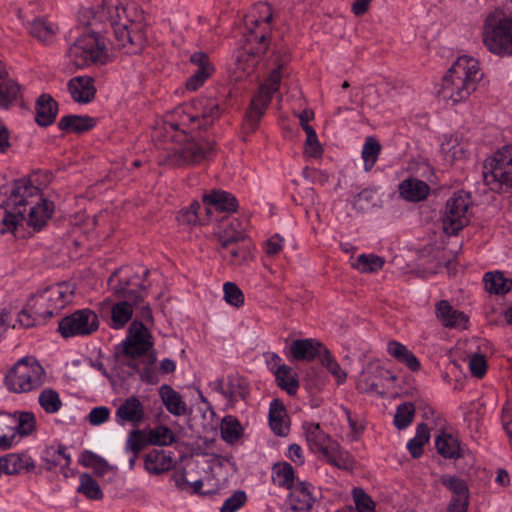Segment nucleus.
<instances>
[{"mask_svg": "<svg viewBox=\"0 0 512 512\" xmlns=\"http://www.w3.org/2000/svg\"><path fill=\"white\" fill-rule=\"evenodd\" d=\"M272 8L268 3L256 4L245 17L247 33L245 43L238 52L235 79L242 80L251 76L259 59L268 49L267 35L271 32Z\"/></svg>", "mask_w": 512, "mask_h": 512, "instance_id": "obj_1", "label": "nucleus"}, {"mask_svg": "<svg viewBox=\"0 0 512 512\" xmlns=\"http://www.w3.org/2000/svg\"><path fill=\"white\" fill-rule=\"evenodd\" d=\"M84 15H92L89 22L91 27L98 24L109 25L113 29L118 49H124L127 54H137L142 51L146 39L139 23L132 22L127 15L126 0H102L94 10H87Z\"/></svg>", "mask_w": 512, "mask_h": 512, "instance_id": "obj_2", "label": "nucleus"}, {"mask_svg": "<svg viewBox=\"0 0 512 512\" xmlns=\"http://www.w3.org/2000/svg\"><path fill=\"white\" fill-rule=\"evenodd\" d=\"M482 78L479 62L468 56L459 57L444 76L438 96L455 105L467 100Z\"/></svg>", "mask_w": 512, "mask_h": 512, "instance_id": "obj_3", "label": "nucleus"}, {"mask_svg": "<svg viewBox=\"0 0 512 512\" xmlns=\"http://www.w3.org/2000/svg\"><path fill=\"white\" fill-rule=\"evenodd\" d=\"M6 196L4 201L5 214L2 219L4 228L1 232H13L24 222L26 206L33 204L40 195V189L29 178H21L2 188Z\"/></svg>", "mask_w": 512, "mask_h": 512, "instance_id": "obj_4", "label": "nucleus"}, {"mask_svg": "<svg viewBox=\"0 0 512 512\" xmlns=\"http://www.w3.org/2000/svg\"><path fill=\"white\" fill-rule=\"evenodd\" d=\"M483 43L493 54L512 56V17L501 10L490 12L484 21Z\"/></svg>", "mask_w": 512, "mask_h": 512, "instance_id": "obj_5", "label": "nucleus"}, {"mask_svg": "<svg viewBox=\"0 0 512 512\" xmlns=\"http://www.w3.org/2000/svg\"><path fill=\"white\" fill-rule=\"evenodd\" d=\"M46 379L42 365L33 357L18 360L5 377L8 390L14 393H28L39 389Z\"/></svg>", "mask_w": 512, "mask_h": 512, "instance_id": "obj_6", "label": "nucleus"}, {"mask_svg": "<svg viewBox=\"0 0 512 512\" xmlns=\"http://www.w3.org/2000/svg\"><path fill=\"white\" fill-rule=\"evenodd\" d=\"M67 55L77 68L103 65L108 61V52L100 32L84 33L69 47Z\"/></svg>", "mask_w": 512, "mask_h": 512, "instance_id": "obj_7", "label": "nucleus"}, {"mask_svg": "<svg viewBox=\"0 0 512 512\" xmlns=\"http://www.w3.org/2000/svg\"><path fill=\"white\" fill-rule=\"evenodd\" d=\"M73 291L70 285L59 283L49 286L32 295L28 301V307L33 313L47 320L58 314L69 302L72 301Z\"/></svg>", "mask_w": 512, "mask_h": 512, "instance_id": "obj_8", "label": "nucleus"}, {"mask_svg": "<svg viewBox=\"0 0 512 512\" xmlns=\"http://www.w3.org/2000/svg\"><path fill=\"white\" fill-rule=\"evenodd\" d=\"M281 77V66H279L271 71L265 83L260 86L259 92L252 99L244 118L243 129L246 133H253L257 129L260 119L270 104L272 95L279 89Z\"/></svg>", "mask_w": 512, "mask_h": 512, "instance_id": "obj_9", "label": "nucleus"}, {"mask_svg": "<svg viewBox=\"0 0 512 512\" xmlns=\"http://www.w3.org/2000/svg\"><path fill=\"white\" fill-rule=\"evenodd\" d=\"M484 183L492 190L499 191L502 186L512 187V145L498 150L483 165Z\"/></svg>", "mask_w": 512, "mask_h": 512, "instance_id": "obj_10", "label": "nucleus"}, {"mask_svg": "<svg viewBox=\"0 0 512 512\" xmlns=\"http://www.w3.org/2000/svg\"><path fill=\"white\" fill-rule=\"evenodd\" d=\"M175 115L179 118V122L169 123V126L175 130L195 122H199L198 127L202 128L212 124L220 116V107L215 99L200 97L186 108H177Z\"/></svg>", "mask_w": 512, "mask_h": 512, "instance_id": "obj_11", "label": "nucleus"}, {"mask_svg": "<svg viewBox=\"0 0 512 512\" xmlns=\"http://www.w3.org/2000/svg\"><path fill=\"white\" fill-rule=\"evenodd\" d=\"M470 195L464 191L454 193L447 201L442 217L443 230L455 235L469 222Z\"/></svg>", "mask_w": 512, "mask_h": 512, "instance_id": "obj_12", "label": "nucleus"}, {"mask_svg": "<svg viewBox=\"0 0 512 512\" xmlns=\"http://www.w3.org/2000/svg\"><path fill=\"white\" fill-rule=\"evenodd\" d=\"M99 327L98 316L90 309L77 310L62 318L58 330L65 338L76 335H89Z\"/></svg>", "mask_w": 512, "mask_h": 512, "instance_id": "obj_13", "label": "nucleus"}, {"mask_svg": "<svg viewBox=\"0 0 512 512\" xmlns=\"http://www.w3.org/2000/svg\"><path fill=\"white\" fill-rule=\"evenodd\" d=\"M139 276L137 273H129L128 270L121 269L115 271L108 280V285L111 290L118 296L132 300L134 304H141L143 302V295L132 287H139L141 291L145 287L135 281Z\"/></svg>", "mask_w": 512, "mask_h": 512, "instance_id": "obj_14", "label": "nucleus"}, {"mask_svg": "<svg viewBox=\"0 0 512 512\" xmlns=\"http://www.w3.org/2000/svg\"><path fill=\"white\" fill-rule=\"evenodd\" d=\"M151 334L140 321H133L129 334L122 343V353L128 357H138L152 348Z\"/></svg>", "mask_w": 512, "mask_h": 512, "instance_id": "obj_15", "label": "nucleus"}, {"mask_svg": "<svg viewBox=\"0 0 512 512\" xmlns=\"http://www.w3.org/2000/svg\"><path fill=\"white\" fill-rule=\"evenodd\" d=\"M388 379L394 380L395 376L378 362H369L358 378L357 389L362 393H380L379 388L384 387V382Z\"/></svg>", "mask_w": 512, "mask_h": 512, "instance_id": "obj_16", "label": "nucleus"}, {"mask_svg": "<svg viewBox=\"0 0 512 512\" xmlns=\"http://www.w3.org/2000/svg\"><path fill=\"white\" fill-rule=\"evenodd\" d=\"M313 452L318 454L319 457L325 460L328 464L338 469L350 470L353 468V457L332 438L327 440L325 444H321V446L316 448Z\"/></svg>", "mask_w": 512, "mask_h": 512, "instance_id": "obj_17", "label": "nucleus"}, {"mask_svg": "<svg viewBox=\"0 0 512 512\" xmlns=\"http://www.w3.org/2000/svg\"><path fill=\"white\" fill-rule=\"evenodd\" d=\"M221 258L231 266H243L252 259V247L248 238L219 245Z\"/></svg>", "mask_w": 512, "mask_h": 512, "instance_id": "obj_18", "label": "nucleus"}, {"mask_svg": "<svg viewBox=\"0 0 512 512\" xmlns=\"http://www.w3.org/2000/svg\"><path fill=\"white\" fill-rule=\"evenodd\" d=\"M215 235L218 238L219 245L241 241L247 238L243 222L230 214L218 220Z\"/></svg>", "mask_w": 512, "mask_h": 512, "instance_id": "obj_19", "label": "nucleus"}, {"mask_svg": "<svg viewBox=\"0 0 512 512\" xmlns=\"http://www.w3.org/2000/svg\"><path fill=\"white\" fill-rule=\"evenodd\" d=\"M212 150V145L203 141L188 140L182 147L175 150V164L189 165L198 164L206 158L207 153Z\"/></svg>", "mask_w": 512, "mask_h": 512, "instance_id": "obj_20", "label": "nucleus"}, {"mask_svg": "<svg viewBox=\"0 0 512 512\" xmlns=\"http://www.w3.org/2000/svg\"><path fill=\"white\" fill-rule=\"evenodd\" d=\"M145 418V408L140 399L135 396H129L125 400H123L116 412H115V421L119 425H124L125 423H131L137 425L141 423Z\"/></svg>", "mask_w": 512, "mask_h": 512, "instance_id": "obj_21", "label": "nucleus"}, {"mask_svg": "<svg viewBox=\"0 0 512 512\" xmlns=\"http://www.w3.org/2000/svg\"><path fill=\"white\" fill-rule=\"evenodd\" d=\"M315 503V489L310 483L300 482L291 489L289 512H312Z\"/></svg>", "mask_w": 512, "mask_h": 512, "instance_id": "obj_22", "label": "nucleus"}, {"mask_svg": "<svg viewBox=\"0 0 512 512\" xmlns=\"http://www.w3.org/2000/svg\"><path fill=\"white\" fill-rule=\"evenodd\" d=\"M190 60L197 66V70L186 81V87L188 90L195 91L212 75L214 68L204 52L193 53Z\"/></svg>", "mask_w": 512, "mask_h": 512, "instance_id": "obj_23", "label": "nucleus"}, {"mask_svg": "<svg viewBox=\"0 0 512 512\" xmlns=\"http://www.w3.org/2000/svg\"><path fill=\"white\" fill-rule=\"evenodd\" d=\"M327 350L319 341L308 339L294 340L290 346V353L297 361H311L316 357H321Z\"/></svg>", "mask_w": 512, "mask_h": 512, "instance_id": "obj_24", "label": "nucleus"}, {"mask_svg": "<svg viewBox=\"0 0 512 512\" xmlns=\"http://www.w3.org/2000/svg\"><path fill=\"white\" fill-rule=\"evenodd\" d=\"M35 200V204L30 208L28 216L25 217L27 225L32 227L34 231H40L51 218L54 211L52 202L43 199L41 195Z\"/></svg>", "mask_w": 512, "mask_h": 512, "instance_id": "obj_25", "label": "nucleus"}, {"mask_svg": "<svg viewBox=\"0 0 512 512\" xmlns=\"http://www.w3.org/2000/svg\"><path fill=\"white\" fill-rule=\"evenodd\" d=\"M93 78L89 76H76L68 82V91L77 103H89L95 97L96 88Z\"/></svg>", "mask_w": 512, "mask_h": 512, "instance_id": "obj_26", "label": "nucleus"}, {"mask_svg": "<svg viewBox=\"0 0 512 512\" xmlns=\"http://www.w3.org/2000/svg\"><path fill=\"white\" fill-rule=\"evenodd\" d=\"M34 468L33 459L26 453H11L0 457V470L4 474H19L22 471L29 472Z\"/></svg>", "mask_w": 512, "mask_h": 512, "instance_id": "obj_27", "label": "nucleus"}, {"mask_svg": "<svg viewBox=\"0 0 512 512\" xmlns=\"http://www.w3.org/2000/svg\"><path fill=\"white\" fill-rule=\"evenodd\" d=\"M436 316L445 327L450 328H465L468 321L463 312L455 310L446 300L437 303Z\"/></svg>", "mask_w": 512, "mask_h": 512, "instance_id": "obj_28", "label": "nucleus"}, {"mask_svg": "<svg viewBox=\"0 0 512 512\" xmlns=\"http://www.w3.org/2000/svg\"><path fill=\"white\" fill-rule=\"evenodd\" d=\"M205 205L211 208V215L215 212H235L238 202L229 192L217 190L203 197Z\"/></svg>", "mask_w": 512, "mask_h": 512, "instance_id": "obj_29", "label": "nucleus"}, {"mask_svg": "<svg viewBox=\"0 0 512 512\" xmlns=\"http://www.w3.org/2000/svg\"><path fill=\"white\" fill-rule=\"evenodd\" d=\"M269 424L272 431L278 436H286L289 433V417L285 406L278 399L270 403Z\"/></svg>", "mask_w": 512, "mask_h": 512, "instance_id": "obj_30", "label": "nucleus"}, {"mask_svg": "<svg viewBox=\"0 0 512 512\" xmlns=\"http://www.w3.org/2000/svg\"><path fill=\"white\" fill-rule=\"evenodd\" d=\"M35 110L37 124L46 127L54 122L58 105L50 95L42 94L36 102Z\"/></svg>", "mask_w": 512, "mask_h": 512, "instance_id": "obj_31", "label": "nucleus"}, {"mask_svg": "<svg viewBox=\"0 0 512 512\" xmlns=\"http://www.w3.org/2000/svg\"><path fill=\"white\" fill-rule=\"evenodd\" d=\"M399 191L405 200L419 202L428 196L430 187L422 180L409 178L400 183Z\"/></svg>", "mask_w": 512, "mask_h": 512, "instance_id": "obj_32", "label": "nucleus"}, {"mask_svg": "<svg viewBox=\"0 0 512 512\" xmlns=\"http://www.w3.org/2000/svg\"><path fill=\"white\" fill-rule=\"evenodd\" d=\"M211 216V208L198 202L192 203L187 209L182 210L177 219L180 224L195 225L206 224Z\"/></svg>", "mask_w": 512, "mask_h": 512, "instance_id": "obj_33", "label": "nucleus"}, {"mask_svg": "<svg viewBox=\"0 0 512 512\" xmlns=\"http://www.w3.org/2000/svg\"><path fill=\"white\" fill-rule=\"evenodd\" d=\"M140 304H134L132 300H125L115 303L111 307L110 327L114 329L123 328L132 318L133 309L138 308Z\"/></svg>", "mask_w": 512, "mask_h": 512, "instance_id": "obj_34", "label": "nucleus"}, {"mask_svg": "<svg viewBox=\"0 0 512 512\" xmlns=\"http://www.w3.org/2000/svg\"><path fill=\"white\" fill-rule=\"evenodd\" d=\"M159 395L166 409L175 416H182L187 413V405L181 395L171 386L164 384L159 389Z\"/></svg>", "mask_w": 512, "mask_h": 512, "instance_id": "obj_35", "label": "nucleus"}, {"mask_svg": "<svg viewBox=\"0 0 512 512\" xmlns=\"http://www.w3.org/2000/svg\"><path fill=\"white\" fill-rule=\"evenodd\" d=\"M173 466L172 457L164 450L154 449L145 455V469L149 473L161 474Z\"/></svg>", "mask_w": 512, "mask_h": 512, "instance_id": "obj_36", "label": "nucleus"}, {"mask_svg": "<svg viewBox=\"0 0 512 512\" xmlns=\"http://www.w3.org/2000/svg\"><path fill=\"white\" fill-rule=\"evenodd\" d=\"M483 281L490 294L505 295L512 289V279L506 278L501 271L485 273Z\"/></svg>", "mask_w": 512, "mask_h": 512, "instance_id": "obj_37", "label": "nucleus"}, {"mask_svg": "<svg viewBox=\"0 0 512 512\" xmlns=\"http://www.w3.org/2000/svg\"><path fill=\"white\" fill-rule=\"evenodd\" d=\"M388 353L397 361L405 364L411 371L420 369V362L417 357L405 345L398 341L392 340L387 344Z\"/></svg>", "mask_w": 512, "mask_h": 512, "instance_id": "obj_38", "label": "nucleus"}, {"mask_svg": "<svg viewBox=\"0 0 512 512\" xmlns=\"http://www.w3.org/2000/svg\"><path fill=\"white\" fill-rule=\"evenodd\" d=\"M43 461L45 463L44 468L51 471L56 467H60L61 469L68 467L71 462V457L66 453L65 446H51L45 449Z\"/></svg>", "mask_w": 512, "mask_h": 512, "instance_id": "obj_39", "label": "nucleus"}, {"mask_svg": "<svg viewBox=\"0 0 512 512\" xmlns=\"http://www.w3.org/2000/svg\"><path fill=\"white\" fill-rule=\"evenodd\" d=\"M61 130L82 133L92 129L95 121L89 116L66 115L58 123Z\"/></svg>", "mask_w": 512, "mask_h": 512, "instance_id": "obj_40", "label": "nucleus"}, {"mask_svg": "<svg viewBox=\"0 0 512 512\" xmlns=\"http://www.w3.org/2000/svg\"><path fill=\"white\" fill-rule=\"evenodd\" d=\"M249 393L247 383L238 376H229L227 378L224 397L231 405L244 400Z\"/></svg>", "mask_w": 512, "mask_h": 512, "instance_id": "obj_41", "label": "nucleus"}, {"mask_svg": "<svg viewBox=\"0 0 512 512\" xmlns=\"http://www.w3.org/2000/svg\"><path fill=\"white\" fill-rule=\"evenodd\" d=\"M277 385L289 395L296 394L299 388V381L292 373V368L287 365H278L274 370Z\"/></svg>", "mask_w": 512, "mask_h": 512, "instance_id": "obj_42", "label": "nucleus"}, {"mask_svg": "<svg viewBox=\"0 0 512 512\" xmlns=\"http://www.w3.org/2000/svg\"><path fill=\"white\" fill-rule=\"evenodd\" d=\"M437 452L445 458L453 459L461 457L460 445L456 438L447 433H442L435 440Z\"/></svg>", "mask_w": 512, "mask_h": 512, "instance_id": "obj_43", "label": "nucleus"}, {"mask_svg": "<svg viewBox=\"0 0 512 512\" xmlns=\"http://www.w3.org/2000/svg\"><path fill=\"white\" fill-rule=\"evenodd\" d=\"M272 479L274 484L292 489L294 487L293 467L287 462L275 464L272 469Z\"/></svg>", "mask_w": 512, "mask_h": 512, "instance_id": "obj_44", "label": "nucleus"}, {"mask_svg": "<svg viewBox=\"0 0 512 512\" xmlns=\"http://www.w3.org/2000/svg\"><path fill=\"white\" fill-rule=\"evenodd\" d=\"M439 482L451 492V498L470 496L469 487L464 479L454 475L444 474L439 478Z\"/></svg>", "mask_w": 512, "mask_h": 512, "instance_id": "obj_45", "label": "nucleus"}, {"mask_svg": "<svg viewBox=\"0 0 512 512\" xmlns=\"http://www.w3.org/2000/svg\"><path fill=\"white\" fill-rule=\"evenodd\" d=\"M80 463L85 467L93 469L98 476H103L113 470V467L104 458L88 450L82 452Z\"/></svg>", "mask_w": 512, "mask_h": 512, "instance_id": "obj_46", "label": "nucleus"}, {"mask_svg": "<svg viewBox=\"0 0 512 512\" xmlns=\"http://www.w3.org/2000/svg\"><path fill=\"white\" fill-rule=\"evenodd\" d=\"M381 152V144L378 140L373 137H367L365 143L362 148L361 156L364 161V169L366 172H369L376 161Z\"/></svg>", "mask_w": 512, "mask_h": 512, "instance_id": "obj_47", "label": "nucleus"}, {"mask_svg": "<svg viewBox=\"0 0 512 512\" xmlns=\"http://www.w3.org/2000/svg\"><path fill=\"white\" fill-rule=\"evenodd\" d=\"M243 433L242 426L234 416H225L221 422V436L227 443L236 442Z\"/></svg>", "mask_w": 512, "mask_h": 512, "instance_id": "obj_48", "label": "nucleus"}, {"mask_svg": "<svg viewBox=\"0 0 512 512\" xmlns=\"http://www.w3.org/2000/svg\"><path fill=\"white\" fill-rule=\"evenodd\" d=\"M385 261L382 257L374 254H361L357 257L352 267L361 273H373L380 270Z\"/></svg>", "mask_w": 512, "mask_h": 512, "instance_id": "obj_49", "label": "nucleus"}, {"mask_svg": "<svg viewBox=\"0 0 512 512\" xmlns=\"http://www.w3.org/2000/svg\"><path fill=\"white\" fill-rule=\"evenodd\" d=\"M19 85L12 79L0 78V108H8L19 95Z\"/></svg>", "mask_w": 512, "mask_h": 512, "instance_id": "obj_50", "label": "nucleus"}, {"mask_svg": "<svg viewBox=\"0 0 512 512\" xmlns=\"http://www.w3.org/2000/svg\"><path fill=\"white\" fill-rule=\"evenodd\" d=\"M303 429L305 432L308 445L313 452L316 448L325 444L331 437L326 434L317 423H304Z\"/></svg>", "mask_w": 512, "mask_h": 512, "instance_id": "obj_51", "label": "nucleus"}, {"mask_svg": "<svg viewBox=\"0 0 512 512\" xmlns=\"http://www.w3.org/2000/svg\"><path fill=\"white\" fill-rule=\"evenodd\" d=\"M13 422L16 423L15 433L21 437L30 435L36 427V419L31 412H21L18 415L14 414L12 417Z\"/></svg>", "mask_w": 512, "mask_h": 512, "instance_id": "obj_52", "label": "nucleus"}, {"mask_svg": "<svg viewBox=\"0 0 512 512\" xmlns=\"http://www.w3.org/2000/svg\"><path fill=\"white\" fill-rule=\"evenodd\" d=\"M77 491L91 500H100L103 498V492L100 486L91 475L87 473L80 475V485Z\"/></svg>", "mask_w": 512, "mask_h": 512, "instance_id": "obj_53", "label": "nucleus"}, {"mask_svg": "<svg viewBox=\"0 0 512 512\" xmlns=\"http://www.w3.org/2000/svg\"><path fill=\"white\" fill-rule=\"evenodd\" d=\"M29 31L33 37L47 42L54 36L56 27L44 19H36L30 24Z\"/></svg>", "mask_w": 512, "mask_h": 512, "instance_id": "obj_54", "label": "nucleus"}, {"mask_svg": "<svg viewBox=\"0 0 512 512\" xmlns=\"http://www.w3.org/2000/svg\"><path fill=\"white\" fill-rule=\"evenodd\" d=\"M39 404L46 413H56L62 407L59 394L53 389H45L39 395Z\"/></svg>", "mask_w": 512, "mask_h": 512, "instance_id": "obj_55", "label": "nucleus"}, {"mask_svg": "<svg viewBox=\"0 0 512 512\" xmlns=\"http://www.w3.org/2000/svg\"><path fill=\"white\" fill-rule=\"evenodd\" d=\"M377 192L375 189L366 188L358 193L353 200V206L360 212H366L376 205Z\"/></svg>", "mask_w": 512, "mask_h": 512, "instance_id": "obj_56", "label": "nucleus"}, {"mask_svg": "<svg viewBox=\"0 0 512 512\" xmlns=\"http://www.w3.org/2000/svg\"><path fill=\"white\" fill-rule=\"evenodd\" d=\"M415 408L410 402L403 403L398 406L395 416L394 424L398 429H405L408 427L414 417Z\"/></svg>", "mask_w": 512, "mask_h": 512, "instance_id": "obj_57", "label": "nucleus"}, {"mask_svg": "<svg viewBox=\"0 0 512 512\" xmlns=\"http://www.w3.org/2000/svg\"><path fill=\"white\" fill-rule=\"evenodd\" d=\"M148 444V435L142 430H133L129 433L126 441V450L133 454H139Z\"/></svg>", "mask_w": 512, "mask_h": 512, "instance_id": "obj_58", "label": "nucleus"}, {"mask_svg": "<svg viewBox=\"0 0 512 512\" xmlns=\"http://www.w3.org/2000/svg\"><path fill=\"white\" fill-rule=\"evenodd\" d=\"M304 131L306 133L305 141V154L309 157L318 158L322 155L323 149L318 141L317 134L312 126L305 125Z\"/></svg>", "mask_w": 512, "mask_h": 512, "instance_id": "obj_59", "label": "nucleus"}, {"mask_svg": "<svg viewBox=\"0 0 512 512\" xmlns=\"http://www.w3.org/2000/svg\"><path fill=\"white\" fill-rule=\"evenodd\" d=\"M148 441L153 445L166 446L174 441V435L168 427L158 426L149 431Z\"/></svg>", "mask_w": 512, "mask_h": 512, "instance_id": "obj_60", "label": "nucleus"}, {"mask_svg": "<svg viewBox=\"0 0 512 512\" xmlns=\"http://www.w3.org/2000/svg\"><path fill=\"white\" fill-rule=\"evenodd\" d=\"M352 495L356 506L355 512H376L374 501L362 488H354Z\"/></svg>", "mask_w": 512, "mask_h": 512, "instance_id": "obj_61", "label": "nucleus"}, {"mask_svg": "<svg viewBox=\"0 0 512 512\" xmlns=\"http://www.w3.org/2000/svg\"><path fill=\"white\" fill-rule=\"evenodd\" d=\"M321 363L335 377L338 384H342L345 382L347 374L340 367V365L333 359L329 350H325V353L321 358Z\"/></svg>", "mask_w": 512, "mask_h": 512, "instance_id": "obj_62", "label": "nucleus"}, {"mask_svg": "<svg viewBox=\"0 0 512 512\" xmlns=\"http://www.w3.org/2000/svg\"><path fill=\"white\" fill-rule=\"evenodd\" d=\"M225 301L235 307L244 303V295L241 289L233 282H226L223 287Z\"/></svg>", "mask_w": 512, "mask_h": 512, "instance_id": "obj_63", "label": "nucleus"}, {"mask_svg": "<svg viewBox=\"0 0 512 512\" xmlns=\"http://www.w3.org/2000/svg\"><path fill=\"white\" fill-rule=\"evenodd\" d=\"M246 499L245 492L238 490L224 501L220 512H236L245 504Z\"/></svg>", "mask_w": 512, "mask_h": 512, "instance_id": "obj_64", "label": "nucleus"}]
</instances>
